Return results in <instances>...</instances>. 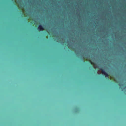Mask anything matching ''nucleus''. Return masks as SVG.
Returning a JSON list of instances; mask_svg holds the SVG:
<instances>
[{
	"mask_svg": "<svg viewBox=\"0 0 126 126\" xmlns=\"http://www.w3.org/2000/svg\"><path fill=\"white\" fill-rule=\"evenodd\" d=\"M44 27H43L42 25H39L38 28V31H43L44 30Z\"/></svg>",
	"mask_w": 126,
	"mask_h": 126,
	"instance_id": "obj_2",
	"label": "nucleus"
},
{
	"mask_svg": "<svg viewBox=\"0 0 126 126\" xmlns=\"http://www.w3.org/2000/svg\"><path fill=\"white\" fill-rule=\"evenodd\" d=\"M99 70L102 71V74L103 75H104L105 77L106 78L108 77L109 78V75L102 68H100L99 69Z\"/></svg>",
	"mask_w": 126,
	"mask_h": 126,
	"instance_id": "obj_1",
	"label": "nucleus"
},
{
	"mask_svg": "<svg viewBox=\"0 0 126 126\" xmlns=\"http://www.w3.org/2000/svg\"><path fill=\"white\" fill-rule=\"evenodd\" d=\"M119 85L120 86V84H119Z\"/></svg>",
	"mask_w": 126,
	"mask_h": 126,
	"instance_id": "obj_3",
	"label": "nucleus"
}]
</instances>
